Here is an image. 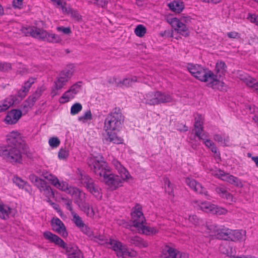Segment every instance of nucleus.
<instances>
[{
    "label": "nucleus",
    "instance_id": "nucleus-1",
    "mask_svg": "<svg viewBox=\"0 0 258 258\" xmlns=\"http://www.w3.org/2000/svg\"><path fill=\"white\" fill-rule=\"evenodd\" d=\"M88 164L91 170L97 175L103 178V181L110 189L114 190L122 186L124 181L120 176L111 173L106 162L96 157L88 159Z\"/></svg>",
    "mask_w": 258,
    "mask_h": 258
},
{
    "label": "nucleus",
    "instance_id": "nucleus-2",
    "mask_svg": "<svg viewBox=\"0 0 258 258\" xmlns=\"http://www.w3.org/2000/svg\"><path fill=\"white\" fill-rule=\"evenodd\" d=\"M124 121V117L119 110H115L109 113L104 122V130L107 137L106 140L114 144H120L122 139L116 136L117 132L121 128Z\"/></svg>",
    "mask_w": 258,
    "mask_h": 258
},
{
    "label": "nucleus",
    "instance_id": "nucleus-3",
    "mask_svg": "<svg viewBox=\"0 0 258 258\" xmlns=\"http://www.w3.org/2000/svg\"><path fill=\"white\" fill-rule=\"evenodd\" d=\"M187 69L194 77L206 83L209 87L215 88L219 83L217 76L213 72L200 65L189 63L187 66Z\"/></svg>",
    "mask_w": 258,
    "mask_h": 258
},
{
    "label": "nucleus",
    "instance_id": "nucleus-4",
    "mask_svg": "<svg viewBox=\"0 0 258 258\" xmlns=\"http://www.w3.org/2000/svg\"><path fill=\"white\" fill-rule=\"evenodd\" d=\"M43 235L45 239L64 249L68 258H84L81 251L76 245L66 243L58 236L49 231L44 232Z\"/></svg>",
    "mask_w": 258,
    "mask_h": 258
},
{
    "label": "nucleus",
    "instance_id": "nucleus-5",
    "mask_svg": "<svg viewBox=\"0 0 258 258\" xmlns=\"http://www.w3.org/2000/svg\"><path fill=\"white\" fill-rule=\"evenodd\" d=\"M132 220L133 225L140 233L146 235H154L159 232L157 227L147 226L144 225L145 217L140 205H136L132 213Z\"/></svg>",
    "mask_w": 258,
    "mask_h": 258
},
{
    "label": "nucleus",
    "instance_id": "nucleus-6",
    "mask_svg": "<svg viewBox=\"0 0 258 258\" xmlns=\"http://www.w3.org/2000/svg\"><path fill=\"white\" fill-rule=\"evenodd\" d=\"M203 119L201 115L198 114L195 117V122L194 124V131L195 135L199 139L203 140L205 145L210 149L211 151L214 153L216 156L220 157V153L218 152L217 148L214 143L210 139H207V135L203 132Z\"/></svg>",
    "mask_w": 258,
    "mask_h": 258
},
{
    "label": "nucleus",
    "instance_id": "nucleus-7",
    "mask_svg": "<svg viewBox=\"0 0 258 258\" xmlns=\"http://www.w3.org/2000/svg\"><path fill=\"white\" fill-rule=\"evenodd\" d=\"M173 101L172 96L166 92L152 91L145 94L143 101L150 105H155L161 103L171 102Z\"/></svg>",
    "mask_w": 258,
    "mask_h": 258
},
{
    "label": "nucleus",
    "instance_id": "nucleus-8",
    "mask_svg": "<svg viewBox=\"0 0 258 258\" xmlns=\"http://www.w3.org/2000/svg\"><path fill=\"white\" fill-rule=\"evenodd\" d=\"M194 206L197 210H200L205 213L217 215H224L227 213V210L210 202L207 201H195Z\"/></svg>",
    "mask_w": 258,
    "mask_h": 258
},
{
    "label": "nucleus",
    "instance_id": "nucleus-9",
    "mask_svg": "<svg viewBox=\"0 0 258 258\" xmlns=\"http://www.w3.org/2000/svg\"><path fill=\"white\" fill-rule=\"evenodd\" d=\"M108 244L110 247L115 251L118 257L122 258L134 257L137 256V252L133 249H128L126 246L120 241L114 239H110Z\"/></svg>",
    "mask_w": 258,
    "mask_h": 258
},
{
    "label": "nucleus",
    "instance_id": "nucleus-10",
    "mask_svg": "<svg viewBox=\"0 0 258 258\" xmlns=\"http://www.w3.org/2000/svg\"><path fill=\"white\" fill-rule=\"evenodd\" d=\"M21 147L8 145L0 151V156L12 163H20L22 159Z\"/></svg>",
    "mask_w": 258,
    "mask_h": 258
},
{
    "label": "nucleus",
    "instance_id": "nucleus-11",
    "mask_svg": "<svg viewBox=\"0 0 258 258\" xmlns=\"http://www.w3.org/2000/svg\"><path fill=\"white\" fill-rule=\"evenodd\" d=\"M80 179L87 189L96 199L100 200L102 198L101 189L94 184L92 178L86 174H81Z\"/></svg>",
    "mask_w": 258,
    "mask_h": 258
},
{
    "label": "nucleus",
    "instance_id": "nucleus-12",
    "mask_svg": "<svg viewBox=\"0 0 258 258\" xmlns=\"http://www.w3.org/2000/svg\"><path fill=\"white\" fill-rule=\"evenodd\" d=\"M210 173L216 177L235 186L239 187H242L243 186L241 181L237 177L226 173L220 169H211Z\"/></svg>",
    "mask_w": 258,
    "mask_h": 258
},
{
    "label": "nucleus",
    "instance_id": "nucleus-13",
    "mask_svg": "<svg viewBox=\"0 0 258 258\" xmlns=\"http://www.w3.org/2000/svg\"><path fill=\"white\" fill-rule=\"evenodd\" d=\"M29 178L31 181L39 189L40 191L47 199H50L54 197V193L51 187L44 180L34 175H31Z\"/></svg>",
    "mask_w": 258,
    "mask_h": 258
},
{
    "label": "nucleus",
    "instance_id": "nucleus-14",
    "mask_svg": "<svg viewBox=\"0 0 258 258\" xmlns=\"http://www.w3.org/2000/svg\"><path fill=\"white\" fill-rule=\"evenodd\" d=\"M73 65L71 64L69 66L68 69H65L60 72L54 82V85H55L56 89H62L67 85L73 75Z\"/></svg>",
    "mask_w": 258,
    "mask_h": 258
},
{
    "label": "nucleus",
    "instance_id": "nucleus-15",
    "mask_svg": "<svg viewBox=\"0 0 258 258\" xmlns=\"http://www.w3.org/2000/svg\"><path fill=\"white\" fill-rule=\"evenodd\" d=\"M72 216V221L80 231L88 236L91 237L93 236V233L89 227L87 225L82 218L75 211L71 213Z\"/></svg>",
    "mask_w": 258,
    "mask_h": 258
},
{
    "label": "nucleus",
    "instance_id": "nucleus-16",
    "mask_svg": "<svg viewBox=\"0 0 258 258\" xmlns=\"http://www.w3.org/2000/svg\"><path fill=\"white\" fill-rule=\"evenodd\" d=\"M77 205L88 217L92 219H98L100 217L98 210L86 203L85 200L81 202H77Z\"/></svg>",
    "mask_w": 258,
    "mask_h": 258
},
{
    "label": "nucleus",
    "instance_id": "nucleus-17",
    "mask_svg": "<svg viewBox=\"0 0 258 258\" xmlns=\"http://www.w3.org/2000/svg\"><path fill=\"white\" fill-rule=\"evenodd\" d=\"M22 32L26 35L29 34L32 37L45 40L47 31L36 27H29L27 28H23L22 29Z\"/></svg>",
    "mask_w": 258,
    "mask_h": 258
},
{
    "label": "nucleus",
    "instance_id": "nucleus-18",
    "mask_svg": "<svg viewBox=\"0 0 258 258\" xmlns=\"http://www.w3.org/2000/svg\"><path fill=\"white\" fill-rule=\"evenodd\" d=\"M169 23L177 33L184 36H188L189 31L188 28L186 24L183 23V22L179 20V19L173 18L169 20Z\"/></svg>",
    "mask_w": 258,
    "mask_h": 258
},
{
    "label": "nucleus",
    "instance_id": "nucleus-19",
    "mask_svg": "<svg viewBox=\"0 0 258 258\" xmlns=\"http://www.w3.org/2000/svg\"><path fill=\"white\" fill-rule=\"evenodd\" d=\"M52 230L63 237H66L68 234L66 226L63 222L58 218H53L51 221Z\"/></svg>",
    "mask_w": 258,
    "mask_h": 258
},
{
    "label": "nucleus",
    "instance_id": "nucleus-20",
    "mask_svg": "<svg viewBox=\"0 0 258 258\" xmlns=\"http://www.w3.org/2000/svg\"><path fill=\"white\" fill-rule=\"evenodd\" d=\"M7 141L8 145L21 148L23 142L20 134L15 131H13L7 135Z\"/></svg>",
    "mask_w": 258,
    "mask_h": 258
},
{
    "label": "nucleus",
    "instance_id": "nucleus-21",
    "mask_svg": "<svg viewBox=\"0 0 258 258\" xmlns=\"http://www.w3.org/2000/svg\"><path fill=\"white\" fill-rule=\"evenodd\" d=\"M185 183L186 184L195 192L205 196H208V191L200 183L198 182L194 179L190 177L185 178Z\"/></svg>",
    "mask_w": 258,
    "mask_h": 258
},
{
    "label": "nucleus",
    "instance_id": "nucleus-22",
    "mask_svg": "<svg viewBox=\"0 0 258 258\" xmlns=\"http://www.w3.org/2000/svg\"><path fill=\"white\" fill-rule=\"evenodd\" d=\"M65 192L71 195L76 198L75 203L77 204V202H81L86 199V194L80 190L79 188L68 185L67 189L66 190Z\"/></svg>",
    "mask_w": 258,
    "mask_h": 258
},
{
    "label": "nucleus",
    "instance_id": "nucleus-23",
    "mask_svg": "<svg viewBox=\"0 0 258 258\" xmlns=\"http://www.w3.org/2000/svg\"><path fill=\"white\" fill-rule=\"evenodd\" d=\"M112 164L123 179H129L131 178V176L127 170L117 159H113Z\"/></svg>",
    "mask_w": 258,
    "mask_h": 258
},
{
    "label": "nucleus",
    "instance_id": "nucleus-24",
    "mask_svg": "<svg viewBox=\"0 0 258 258\" xmlns=\"http://www.w3.org/2000/svg\"><path fill=\"white\" fill-rule=\"evenodd\" d=\"M22 111L18 109H13L9 111L5 118L7 124H13L16 123L22 116Z\"/></svg>",
    "mask_w": 258,
    "mask_h": 258
},
{
    "label": "nucleus",
    "instance_id": "nucleus-25",
    "mask_svg": "<svg viewBox=\"0 0 258 258\" xmlns=\"http://www.w3.org/2000/svg\"><path fill=\"white\" fill-rule=\"evenodd\" d=\"M179 251L173 246L166 245L162 249L160 258H176Z\"/></svg>",
    "mask_w": 258,
    "mask_h": 258
},
{
    "label": "nucleus",
    "instance_id": "nucleus-26",
    "mask_svg": "<svg viewBox=\"0 0 258 258\" xmlns=\"http://www.w3.org/2000/svg\"><path fill=\"white\" fill-rule=\"evenodd\" d=\"M219 250L228 256L233 257L235 253V249L233 248L231 243L225 241L223 242L219 247Z\"/></svg>",
    "mask_w": 258,
    "mask_h": 258
},
{
    "label": "nucleus",
    "instance_id": "nucleus-27",
    "mask_svg": "<svg viewBox=\"0 0 258 258\" xmlns=\"http://www.w3.org/2000/svg\"><path fill=\"white\" fill-rule=\"evenodd\" d=\"M215 191L222 198L225 199L229 203L235 202L232 195L227 191L225 187L218 186L216 187Z\"/></svg>",
    "mask_w": 258,
    "mask_h": 258
},
{
    "label": "nucleus",
    "instance_id": "nucleus-28",
    "mask_svg": "<svg viewBox=\"0 0 258 258\" xmlns=\"http://www.w3.org/2000/svg\"><path fill=\"white\" fill-rule=\"evenodd\" d=\"M203 230L211 236L215 237L218 232L220 227L212 222H208L206 225L203 226Z\"/></svg>",
    "mask_w": 258,
    "mask_h": 258
},
{
    "label": "nucleus",
    "instance_id": "nucleus-29",
    "mask_svg": "<svg viewBox=\"0 0 258 258\" xmlns=\"http://www.w3.org/2000/svg\"><path fill=\"white\" fill-rule=\"evenodd\" d=\"M35 81V78H30L26 82L24 85L22 86V89L18 93V95L21 99L25 97L27 93L29 91L32 85L34 84Z\"/></svg>",
    "mask_w": 258,
    "mask_h": 258
},
{
    "label": "nucleus",
    "instance_id": "nucleus-30",
    "mask_svg": "<svg viewBox=\"0 0 258 258\" xmlns=\"http://www.w3.org/2000/svg\"><path fill=\"white\" fill-rule=\"evenodd\" d=\"M13 209L8 205L0 203V218L8 219L12 215Z\"/></svg>",
    "mask_w": 258,
    "mask_h": 258
},
{
    "label": "nucleus",
    "instance_id": "nucleus-31",
    "mask_svg": "<svg viewBox=\"0 0 258 258\" xmlns=\"http://www.w3.org/2000/svg\"><path fill=\"white\" fill-rule=\"evenodd\" d=\"M240 79L250 88H252L258 94V82L250 76H241Z\"/></svg>",
    "mask_w": 258,
    "mask_h": 258
},
{
    "label": "nucleus",
    "instance_id": "nucleus-32",
    "mask_svg": "<svg viewBox=\"0 0 258 258\" xmlns=\"http://www.w3.org/2000/svg\"><path fill=\"white\" fill-rule=\"evenodd\" d=\"M246 238V232L244 230H232L230 237V240L242 241Z\"/></svg>",
    "mask_w": 258,
    "mask_h": 258
},
{
    "label": "nucleus",
    "instance_id": "nucleus-33",
    "mask_svg": "<svg viewBox=\"0 0 258 258\" xmlns=\"http://www.w3.org/2000/svg\"><path fill=\"white\" fill-rule=\"evenodd\" d=\"M231 232V229L220 226L216 238L220 239H224L228 241V240H230Z\"/></svg>",
    "mask_w": 258,
    "mask_h": 258
},
{
    "label": "nucleus",
    "instance_id": "nucleus-34",
    "mask_svg": "<svg viewBox=\"0 0 258 258\" xmlns=\"http://www.w3.org/2000/svg\"><path fill=\"white\" fill-rule=\"evenodd\" d=\"M137 81L136 77H128L123 80H119L117 82V87H129L131 86L133 83Z\"/></svg>",
    "mask_w": 258,
    "mask_h": 258
},
{
    "label": "nucleus",
    "instance_id": "nucleus-35",
    "mask_svg": "<svg viewBox=\"0 0 258 258\" xmlns=\"http://www.w3.org/2000/svg\"><path fill=\"white\" fill-rule=\"evenodd\" d=\"M168 7L171 10L175 13H180L184 8V5L182 2L179 0H174L168 4Z\"/></svg>",
    "mask_w": 258,
    "mask_h": 258
},
{
    "label": "nucleus",
    "instance_id": "nucleus-36",
    "mask_svg": "<svg viewBox=\"0 0 258 258\" xmlns=\"http://www.w3.org/2000/svg\"><path fill=\"white\" fill-rule=\"evenodd\" d=\"M14 102V97L13 96H10L6 99L0 101V112L7 110Z\"/></svg>",
    "mask_w": 258,
    "mask_h": 258
},
{
    "label": "nucleus",
    "instance_id": "nucleus-37",
    "mask_svg": "<svg viewBox=\"0 0 258 258\" xmlns=\"http://www.w3.org/2000/svg\"><path fill=\"white\" fill-rule=\"evenodd\" d=\"M130 242L136 246L140 248L146 247L148 246V243L142 238L138 236H134L131 238Z\"/></svg>",
    "mask_w": 258,
    "mask_h": 258
},
{
    "label": "nucleus",
    "instance_id": "nucleus-38",
    "mask_svg": "<svg viewBox=\"0 0 258 258\" xmlns=\"http://www.w3.org/2000/svg\"><path fill=\"white\" fill-rule=\"evenodd\" d=\"M45 40L46 41L52 43H61L62 40L61 37L54 33L47 32Z\"/></svg>",
    "mask_w": 258,
    "mask_h": 258
},
{
    "label": "nucleus",
    "instance_id": "nucleus-39",
    "mask_svg": "<svg viewBox=\"0 0 258 258\" xmlns=\"http://www.w3.org/2000/svg\"><path fill=\"white\" fill-rule=\"evenodd\" d=\"M51 184L58 189L64 192L67 189L68 185V184L66 182L60 181L57 177L53 180V182Z\"/></svg>",
    "mask_w": 258,
    "mask_h": 258
},
{
    "label": "nucleus",
    "instance_id": "nucleus-40",
    "mask_svg": "<svg viewBox=\"0 0 258 258\" xmlns=\"http://www.w3.org/2000/svg\"><path fill=\"white\" fill-rule=\"evenodd\" d=\"M188 220L191 224L194 225L195 226H202L203 227L204 224L203 220L199 218L197 216L195 215H189Z\"/></svg>",
    "mask_w": 258,
    "mask_h": 258
},
{
    "label": "nucleus",
    "instance_id": "nucleus-41",
    "mask_svg": "<svg viewBox=\"0 0 258 258\" xmlns=\"http://www.w3.org/2000/svg\"><path fill=\"white\" fill-rule=\"evenodd\" d=\"M75 95L71 92L69 90L65 92L59 99V102L63 104L69 102L70 100L73 99Z\"/></svg>",
    "mask_w": 258,
    "mask_h": 258
},
{
    "label": "nucleus",
    "instance_id": "nucleus-42",
    "mask_svg": "<svg viewBox=\"0 0 258 258\" xmlns=\"http://www.w3.org/2000/svg\"><path fill=\"white\" fill-rule=\"evenodd\" d=\"M34 101L31 98L29 97L28 99L24 102L21 105V108L25 113H27L33 106Z\"/></svg>",
    "mask_w": 258,
    "mask_h": 258
},
{
    "label": "nucleus",
    "instance_id": "nucleus-43",
    "mask_svg": "<svg viewBox=\"0 0 258 258\" xmlns=\"http://www.w3.org/2000/svg\"><path fill=\"white\" fill-rule=\"evenodd\" d=\"M92 119V115L90 110L86 111L84 114L79 117V121L82 123H86Z\"/></svg>",
    "mask_w": 258,
    "mask_h": 258
},
{
    "label": "nucleus",
    "instance_id": "nucleus-44",
    "mask_svg": "<svg viewBox=\"0 0 258 258\" xmlns=\"http://www.w3.org/2000/svg\"><path fill=\"white\" fill-rule=\"evenodd\" d=\"M57 8H61L63 13H68L69 10L66 7V3L61 0H51Z\"/></svg>",
    "mask_w": 258,
    "mask_h": 258
},
{
    "label": "nucleus",
    "instance_id": "nucleus-45",
    "mask_svg": "<svg viewBox=\"0 0 258 258\" xmlns=\"http://www.w3.org/2000/svg\"><path fill=\"white\" fill-rule=\"evenodd\" d=\"M134 32L137 36L142 37L146 33V28L142 25H138L135 28Z\"/></svg>",
    "mask_w": 258,
    "mask_h": 258
},
{
    "label": "nucleus",
    "instance_id": "nucleus-46",
    "mask_svg": "<svg viewBox=\"0 0 258 258\" xmlns=\"http://www.w3.org/2000/svg\"><path fill=\"white\" fill-rule=\"evenodd\" d=\"M215 69L217 73L220 74V75H223L226 72V66L223 61H218Z\"/></svg>",
    "mask_w": 258,
    "mask_h": 258
},
{
    "label": "nucleus",
    "instance_id": "nucleus-47",
    "mask_svg": "<svg viewBox=\"0 0 258 258\" xmlns=\"http://www.w3.org/2000/svg\"><path fill=\"white\" fill-rule=\"evenodd\" d=\"M164 182L166 192H167L168 194V195L172 196L173 195V188L172 185L171 184L169 179L168 178H164Z\"/></svg>",
    "mask_w": 258,
    "mask_h": 258
},
{
    "label": "nucleus",
    "instance_id": "nucleus-48",
    "mask_svg": "<svg viewBox=\"0 0 258 258\" xmlns=\"http://www.w3.org/2000/svg\"><path fill=\"white\" fill-rule=\"evenodd\" d=\"M45 89L43 87H40L37 89L35 93L30 97L33 101L35 102L42 95V92L44 91Z\"/></svg>",
    "mask_w": 258,
    "mask_h": 258
},
{
    "label": "nucleus",
    "instance_id": "nucleus-49",
    "mask_svg": "<svg viewBox=\"0 0 258 258\" xmlns=\"http://www.w3.org/2000/svg\"><path fill=\"white\" fill-rule=\"evenodd\" d=\"M82 105L80 103L74 104L71 108V114L76 115L80 112L82 109Z\"/></svg>",
    "mask_w": 258,
    "mask_h": 258
},
{
    "label": "nucleus",
    "instance_id": "nucleus-50",
    "mask_svg": "<svg viewBox=\"0 0 258 258\" xmlns=\"http://www.w3.org/2000/svg\"><path fill=\"white\" fill-rule=\"evenodd\" d=\"M48 143L52 148H56L59 146L60 142L57 137H52L49 139Z\"/></svg>",
    "mask_w": 258,
    "mask_h": 258
},
{
    "label": "nucleus",
    "instance_id": "nucleus-51",
    "mask_svg": "<svg viewBox=\"0 0 258 258\" xmlns=\"http://www.w3.org/2000/svg\"><path fill=\"white\" fill-rule=\"evenodd\" d=\"M81 89L80 83H77L72 85L69 90L75 96L79 92Z\"/></svg>",
    "mask_w": 258,
    "mask_h": 258
},
{
    "label": "nucleus",
    "instance_id": "nucleus-52",
    "mask_svg": "<svg viewBox=\"0 0 258 258\" xmlns=\"http://www.w3.org/2000/svg\"><path fill=\"white\" fill-rule=\"evenodd\" d=\"M61 199H62V201L64 202V204L66 205V208L70 211L71 214L72 212H74V211L72 207V200L71 199L63 198H62Z\"/></svg>",
    "mask_w": 258,
    "mask_h": 258
},
{
    "label": "nucleus",
    "instance_id": "nucleus-53",
    "mask_svg": "<svg viewBox=\"0 0 258 258\" xmlns=\"http://www.w3.org/2000/svg\"><path fill=\"white\" fill-rule=\"evenodd\" d=\"M42 176L44 178L49 181L50 183H51L53 180L56 177L55 176L47 171H43L42 172Z\"/></svg>",
    "mask_w": 258,
    "mask_h": 258
},
{
    "label": "nucleus",
    "instance_id": "nucleus-54",
    "mask_svg": "<svg viewBox=\"0 0 258 258\" xmlns=\"http://www.w3.org/2000/svg\"><path fill=\"white\" fill-rule=\"evenodd\" d=\"M69 155V152L66 149H60L58 152V158L60 159H65Z\"/></svg>",
    "mask_w": 258,
    "mask_h": 258
},
{
    "label": "nucleus",
    "instance_id": "nucleus-55",
    "mask_svg": "<svg viewBox=\"0 0 258 258\" xmlns=\"http://www.w3.org/2000/svg\"><path fill=\"white\" fill-rule=\"evenodd\" d=\"M11 69V64L9 63H0V71L7 72Z\"/></svg>",
    "mask_w": 258,
    "mask_h": 258
},
{
    "label": "nucleus",
    "instance_id": "nucleus-56",
    "mask_svg": "<svg viewBox=\"0 0 258 258\" xmlns=\"http://www.w3.org/2000/svg\"><path fill=\"white\" fill-rule=\"evenodd\" d=\"M14 182L19 187L23 188L26 184V182L20 178L16 177L14 178Z\"/></svg>",
    "mask_w": 258,
    "mask_h": 258
},
{
    "label": "nucleus",
    "instance_id": "nucleus-57",
    "mask_svg": "<svg viewBox=\"0 0 258 258\" xmlns=\"http://www.w3.org/2000/svg\"><path fill=\"white\" fill-rule=\"evenodd\" d=\"M56 30L65 34H69L71 32V29L69 27H58L56 28Z\"/></svg>",
    "mask_w": 258,
    "mask_h": 258
},
{
    "label": "nucleus",
    "instance_id": "nucleus-58",
    "mask_svg": "<svg viewBox=\"0 0 258 258\" xmlns=\"http://www.w3.org/2000/svg\"><path fill=\"white\" fill-rule=\"evenodd\" d=\"M251 22L255 23L258 26V16L256 15H251L248 17Z\"/></svg>",
    "mask_w": 258,
    "mask_h": 258
},
{
    "label": "nucleus",
    "instance_id": "nucleus-59",
    "mask_svg": "<svg viewBox=\"0 0 258 258\" xmlns=\"http://www.w3.org/2000/svg\"><path fill=\"white\" fill-rule=\"evenodd\" d=\"M227 35L228 37L230 38L237 39L239 38L238 33L234 31L228 32Z\"/></svg>",
    "mask_w": 258,
    "mask_h": 258
},
{
    "label": "nucleus",
    "instance_id": "nucleus-60",
    "mask_svg": "<svg viewBox=\"0 0 258 258\" xmlns=\"http://www.w3.org/2000/svg\"><path fill=\"white\" fill-rule=\"evenodd\" d=\"M118 82L119 80L114 77H110L108 79V82L110 84H115L116 87H117V82Z\"/></svg>",
    "mask_w": 258,
    "mask_h": 258
},
{
    "label": "nucleus",
    "instance_id": "nucleus-61",
    "mask_svg": "<svg viewBox=\"0 0 258 258\" xmlns=\"http://www.w3.org/2000/svg\"><path fill=\"white\" fill-rule=\"evenodd\" d=\"M230 144V139L228 136H224L223 138V143H221V145L223 146H229Z\"/></svg>",
    "mask_w": 258,
    "mask_h": 258
},
{
    "label": "nucleus",
    "instance_id": "nucleus-62",
    "mask_svg": "<svg viewBox=\"0 0 258 258\" xmlns=\"http://www.w3.org/2000/svg\"><path fill=\"white\" fill-rule=\"evenodd\" d=\"M23 0H13V6L15 8H19L22 5Z\"/></svg>",
    "mask_w": 258,
    "mask_h": 258
},
{
    "label": "nucleus",
    "instance_id": "nucleus-63",
    "mask_svg": "<svg viewBox=\"0 0 258 258\" xmlns=\"http://www.w3.org/2000/svg\"><path fill=\"white\" fill-rule=\"evenodd\" d=\"M223 136L216 134L214 136L213 139L215 141L221 144V143H223Z\"/></svg>",
    "mask_w": 258,
    "mask_h": 258
},
{
    "label": "nucleus",
    "instance_id": "nucleus-64",
    "mask_svg": "<svg viewBox=\"0 0 258 258\" xmlns=\"http://www.w3.org/2000/svg\"><path fill=\"white\" fill-rule=\"evenodd\" d=\"M61 89H56L55 87V85H54V88L52 89L51 95L52 97L57 95L59 94L58 90Z\"/></svg>",
    "mask_w": 258,
    "mask_h": 258
}]
</instances>
